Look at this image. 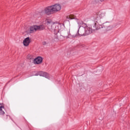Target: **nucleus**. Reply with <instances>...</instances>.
Listing matches in <instances>:
<instances>
[{"label": "nucleus", "instance_id": "1", "mask_svg": "<svg viewBox=\"0 0 130 130\" xmlns=\"http://www.w3.org/2000/svg\"><path fill=\"white\" fill-rule=\"evenodd\" d=\"M46 24L48 30L51 31V32H52V31L54 32V34H57V33H58V29L56 28L55 23L52 21L51 19H47L46 21Z\"/></svg>", "mask_w": 130, "mask_h": 130}, {"label": "nucleus", "instance_id": "2", "mask_svg": "<svg viewBox=\"0 0 130 130\" xmlns=\"http://www.w3.org/2000/svg\"><path fill=\"white\" fill-rule=\"evenodd\" d=\"M44 12L47 16H50V15L54 14L51 6L46 7L44 10Z\"/></svg>", "mask_w": 130, "mask_h": 130}, {"label": "nucleus", "instance_id": "3", "mask_svg": "<svg viewBox=\"0 0 130 130\" xmlns=\"http://www.w3.org/2000/svg\"><path fill=\"white\" fill-rule=\"evenodd\" d=\"M51 6L52 7V9L53 10V12L54 14H55V13H57L58 12H59V11L61 10V6H60V5L55 4Z\"/></svg>", "mask_w": 130, "mask_h": 130}, {"label": "nucleus", "instance_id": "4", "mask_svg": "<svg viewBox=\"0 0 130 130\" xmlns=\"http://www.w3.org/2000/svg\"><path fill=\"white\" fill-rule=\"evenodd\" d=\"M98 22L95 20V22L94 23V27H95V29H94V30H99V29H101V28H108V27H109V25L107 22H106L105 23H103L102 25H100L99 27H96V25H97V23Z\"/></svg>", "mask_w": 130, "mask_h": 130}, {"label": "nucleus", "instance_id": "5", "mask_svg": "<svg viewBox=\"0 0 130 130\" xmlns=\"http://www.w3.org/2000/svg\"><path fill=\"white\" fill-rule=\"evenodd\" d=\"M43 60V59L42 58V57L39 56L34 59V63H35V64H40L42 63Z\"/></svg>", "mask_w": 130, "mask_h": 130}, {"label": "nucleus", "instance_id": "6", "mask_svg": "<svg viewBox=\"0 0 130 130\" xmlns=\"http://www.w3.org/2000/svg\"><path fill=\"white\" fill-rule=\"evenodd\" d=\"M84 28L85 35H89V34H91V33L93 32V29H92L90 26H86Z\"/></svg>", "mask_w": 130, "mask_h": 130}, {"label": "nucleus", "instance_id": "7", "mask_svg": "<svg viewBox=\"0 0 130 130\" xmlns=\"http://www.w3.org/2000/svg\"><path fill=\"white\" fill-rule=\"evenodd\" d=\"M78 33L80 36H86V32L85 31V27H82L80 28L78 31Z\"/></svg>", "mask_w": 130, "mask_h": 130}, {"label": "nucleus", "instance_id": "8", "mask_svg": "<svg viewBox=\"0 0 130 130\" xmlns=\"http://www.w3.org/2000/svg\"><path fill=\"white\" fill-rule=\"evenodd\" d=\"M30 43L31 41L30 40L29 37L25 38L23 42V44L24 46H28Z\"/></svg>", "mask_w": 130, "mask_h": 130}, {"label": "nucleus", "instance_id": "9", "mask_svg": "<svg viewBox=\"0 0 130 130\" xmlns=\"http://www.w3.org/2000/svg\"><path fill=\"white\" fill-rule=\"evenodd\" d=\"M30 33H34V32H36L37 31V25H32L29 28Z\"/></svg>", "mask_w": 130, "mask_h": 130}, {"label": "nucleus", "instance_id": "10", "mask_svg": "<svg viewBox=\"0 0 130 130\" xmlns=\"http://www.w3.org/2000/svg\"><path fill=\"white\" fill-rule=\"evenodd\" d=\"M40 76L45 77V78H46L47 79H49V74L46 72H40Z\"/></svg>", "mask_w": 130, "mask_h": 130}, {"label": "nucleus", "instance_id": "11", "mask_svg": "<svg viewBox=\"0 0 130 130\" xmlns=\"http://www.w3.org/2000/svg\"><path fill=\"white\" fill-rule=\"evenodd\" d=\"M37 31H42L45 30V26L44 25H37Z\"/></svg>", "mask_w": 130, "mask_h": 130}, {"label": "nucleus", "instance_id": "12", "mask_svg": "<svg viewBox=\"0 0 130 130\" xmlns=\"http://www.w3.org/2000/svg\"><path fill=\"white\" fill-rule=\"evenodd\" d=\"M3 109H5V107L2 104L0 103V115H4L5 114V111H3Z\"/></svg>", "mask_w": 130, "mask_h": 130}, {"label": "nucleus", "instance_id": "13", "mask_svg": "<svg viewBox=\"0 0 130 130\" xmlns=\"http://www.w3.org/2000/svg\"><path fill=\"white\" fill-rule=\"evenodd\" d=\"M76 16L74 15H70L69 16V18L71 20H73L74 19H76Z\"/></svg>", "mask_w": 130, "mask_h": 130}, {"label": "nucleus", "instance_id": "14", "mask_svg": "<svg viewBox=\"0 0 130 130\" xmlns=\"http://www.w3.org/2000/svg\"><path fill=\"white\" fill-rule=\"evenodd\" d=\"M101 14H100V12L96 13V16H95V18H99V17H101Z\"/></svg>", "mask_w": 130, "mask_h": 130}, {"label": "nucleus", "instance_id": "15", "mask_svg": "<svg viewBox=\"0 0 130 130\" xmlns=\"http://www.w3.org/2000/svg\"><path fill=\"white\" fill-rule=\"evenodd\" d=\"M78 25H82L83 24V21H82L81 20H78Z\"/></svg>", "mask_w": 130, "mask_h": 130}, {"label": "nucleus", "instance_id": "16", "mask_svg": "<svg viewBox=\"0 0 130 130\" xmlns=\"http://www.w3.org/2000/svg\"><path fill=\"white\" fill-rule=\"evenodd\" d=\"M105 0H95L96 3H102V2H104Z\"/></svg>", "mask_w": 130, "mask_h": 130}, {"label": "nucleus", "instance_id": "17", "mask_svg": "<svg viewBox=\"0 0 130 130\" xmlns=\"http://www.w3.org/2000/svg\"><path fill=\"white\" fill-rule=\"evenodd\" d=\"M78 35H75V36H73V37H78Z\"/></svg>", "mask_w": 130, "mask_h": 130}, {"label": "nucleus", "instance_id": "18", "mask_svg": "<svg viewBox=\"0 0 130 130\" xmlns=\"http://www.w3.org/2000/svg\"><path fill=\"white\" fill-rule=\"evenodd\" d=\"M43 45H45V44H46V42H43Z\"/></svg>", "mask_w": 130, "mask_h": 130}]
</instances>
